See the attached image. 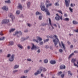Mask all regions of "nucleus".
Masks as SVG:
<instances>
[{"label": "nucleus", "instance_id": "1", "mask_svg": "<svg viewBox=\"0 0 78 78\" xmlns=\"http://www.w3.org/2000/svg\"><path fill=\"white\" fill-rule=\"evenodd\" d=\"M40 8L42 11H45V12L46 13L47 15L48 16H50V13L49 10H48V9L45 8V5H44V4L41 3Z\"/></svg>", "mask_w": 78, "mask_h": 78}, {"label": "nucleus", "instance_id": "2", "mask_svg": "<svg viewBox=\"0 0 78 78\" xmlns=\"http://www.w3.org/2000/svg\"><path fill=\"white\" fill-rule=\"evenodd\" d=\"M50 37V38H51V39H54V38H55V39L53 40V42H54V44L55 45V47H56V46L58 44V42H59V39L58 38V37H57V36L56 35H51Z\"/></svg>", "mask_w": 78, "mask_h": 78}, {"label": "nucleus", "instance_id": "3", "mask_svg": "<svg viewBox=\"0 0 78 78\" xmlns=\"http://www.w3.org/2000/svg\"><path fill=\"white\" fill-rule=\"evenodd\" d=\"M18 34H19L20 36H22V32L21 31H16L15 32V34H14V36H15V35H17V37H19V36L18 35Z\"/></svg>", "mask_w": 78, "mask_h": 78}, {"label": "nucleus", "instance_id": "4", "mask_svg": "<svg viewBox=\"0 0 78 78\" xmlns=\"http://www.w3.org/2000/svg\"><path fill=\"white\" fill-rule=\"evenodd\" d=\"M15 58V55L14 54H12L9 58V61H10V62H13Z\"/></svg>", "mask_w": 78, "mask_h": 78}, {"label": "nucleus", "instance_id": "5", "mask_svg": "<svg viewBox=\"0 0 78 78\" xmlns=\"http://www.w3.org/2000/svg\"><path fill=\"white\" fill-rule=\"evenodd\" d=\"M39 47H36L34 44H32V46L31 48V50H36L37 49H39Z\"/></svg>", "mask_w": 78, "mask_h": 78}, {"label": "nucleus", "instance_id": "6", "mask_svg": "<svg viewBox=\"0 0 78 78\" xmlns=\"http://www.w3.org/2000/svg\"><path fill=\"white\" fill-rule=\"evenodd\" d=\"M70 2V0H65L66 5L67 7L69 6Z\"/></svg>", "mask_w": 78, "mask_h": 78}, {"label": "nucleus", "instance_id": "7", "mask_svg": "<svg viewBox=\"0 0 78 78\" xmlns=\"http://www.w3.org/2000/svg\"><path fill=\"white\" fill-rule=\"evenodd\" d=\"M9 17H10L11 18L12 21H13V20L15 19V16H14V15L12 13H10L9 14Z\"/></svg>", "mask_w": 78, "mask_h": 78}, {"label": "nucleus", "instance_id": "8", "mask_svg": "<svg viewBox=\"0 0 78 78\" xmlns=\"http://www.w3.org/2000/svg\"><path fill=\"white\" fill-rule=\"evenodd\" d=\"M9 22V21L8 20H3L2 22V24H3L4 23H7Z\"/></svg>", "mask_w": 78, "mask_h": 78}, {"label": "nucleus", "instance_id": "9", "mask_svg": "<svg viewBox=\"0 0 78 78\" xmlns=\"http://www.w3.org/2000/svg\"><path fill=\"white\" fill-rule=\"evenodd\" d=\"M17 8L18 9H21V10H22V8H23L22 7V5L20 3H19Z\"/></svg>", "mask_w": 78, "mask_h": 78}, {"label": "nucleus", "instance_id": "10", "mask_svg": "<svg viewBox=\"0 0 78 78\" xmlns=\"http://www.w3.org/2000/svg\"><path fill=\"white\" fill-rule=\"evenodd\" d=\"M42 68H41V67H40L39 68V69H38L37 72L38 73V74H40V73H41L42 72Z\"/></svg>", "mask_w": 78, "mask_h": 78}, {"label": "nucleus", "instance_id": "11", "mask_svg": "<svg viewBox=\"0 0 78 78\" xmlns=\"http://www.w3.org/2000/svg\"><path fill=\"white\" fill-rule=\"evenodd\" d=\"M48 19H49V24L50 25H51V27L52 28V29H54L55 28L53 27V26H52V24H51V19H50V18H49Z\"/></svg>", "mask_w": 78, "mask_h": 78}, {"label": "nucleus", "instance_id": "12", "mask_svg": "<svg viewBox=\"0 0 78 78\" xmlns=\"http://www.w3.org/2000/svg\"><path fill=\"white\" fill-rule=\"evenodd\" d=\"M50 3V1L48 0H46V8H48V5Z\"/></svg>", "mask_w": 78, "mask_h": 78}, {"label": "nucleus", "instance_id": "13", "mask_svg": "<svg viewBox=\"0 0 78 78\" xmlns=\"http://www.w3.org/2000/svg\"><path fill=\"white\" fill-rule=\"evenodd\" d=\"M61 44L62 45V46L63 47V50H64L65 51H66V46H65L64 45V43H63V42H62V41L61 42Z\"/></svg>", "mask_w": 78, "mask_h": 78}, {"label": "nucleus", "instance_id": "14", "mask_svg": "<svg viewBox=\"0 0 78 78\" xmlns=\"http://www.w3.org/2000/svg\"><path fill=\"white\" fill-rule=\"evenodd\" d=\"M31 5V2H28L27 3V7L28 8H30V5Z\"/></svg>", "mask_w": 78, "mask_h": 78}, {"label": "nucleus", "instance_id": "15", "mask_svg": "<svg viewBox=\"0 0 78 78\" xmlns=\"http://www.w3.org/2000/svg\"><path fill=\"white\" fill-rule=\"evenodd\" d=\"M60 68L61 69H66V66L65 65H61Z\"/></svg>", "mask_w": 78, "mask_h": 78}, {"label": "nucleus", "instance_id": "16", "mask_svg": "<svg viewBox=\"0 0 78 78\" xmlns=\"http://www.w3.org/2000/svg\"><path fill=\"white\" fill-rule=\"evenodd\" d=\"M29 38V37H27L26 38H24L23 37L22 38V41H25V40H27V39H28Z\"/></svg>", "mask_w": 78, "mask_h": 78}, {"label": "nucleus", "instance_id": "17", "mask_svg": "<svg viewBox=\"0 0 78 78\" xmlns=\"http://www.w3.org/2000/svg\"><path fill=\"white\" fill-rule=\"evenodd\" d=\"M54 5L55 6H59V2H57L54 4Z\"/></svg>", "mask_w": 78, "mask_h": 78}, {"label": "nucleus", "instance_id": "18", "mask_svg": "<svg viewBox=\"0 0 78 78\" xmlns=\"http://www.w3.org/2000/svg\"><path fill=\"white\" fill-rule=\"evenodd\" d=\"M50 63L51 64H56V61H55L51 60L50 61Z\"/></svg>", "mask_w": 78, "mask_h": 78}, {"label": "nucleus", "instance_id": "19", "mask_svg": "<svg viewBox=\"0 0 78 78\" xmlns=\"http://www.w3.org/2000/svg\"><path fill=\"white\" fill-rule=\"evenodd\" d=\"M17 46L18 47H19V48H20L21 49H22V48H23V46L20 44H18Z\"/></svg>", "mask_w": 78, "mask_h": 78}, {"label": "nucleus", "instance_id": "20", "mask_svg": "<svg viewBox=\"0 0 78 78\" xmlns=\"http://www.w3.org/2000/svg\"><path fill=\"white\" fill-rule=\"evenodd\" d=\"M2 9L3 10H5V11H8V8H6V6H4L2 8Z\"/></svg>", "mask_w": 78, "mask_h": 78}, {"label": "nucleus", "instance_id": "21", "mask_svg": "<svg viewBox=\"0 0 78 78\" xmlns=\"http://www.w3.org/2000/svg\"><path fill=\"white\" fill-rule=\"evenodd\" d=\"M37 38L38 40H39V41H41L42 40V39L39 37H37Z\"/></svg>", "mask_w": 78, "mask_h": 78}, {"label": "nucleus", "instance_id": "22", "mask_svg": "<svg viewBox=\"0 0 78 78\" xmlns=\"http://www.w3.org/2000/svg\"><path fill=\"white\" fill-rule=\"evenodd\" d=\"M42 69V71L43 70V72H45L47 71V69H45L43 67H40Z\"/></svg>", "mask_w": 78, "mask_h": 78}, {"label": "nucleus", "instance_id": "23", "mask_svg": "<svg viewBox=\"0 0 78 78\" xmlns=\"http://www.w3.org/2000/svg\"><path fill=\"white\" fill-rule=\"evenodd\" d=\"M16 29H12L9 30V33H12V32H13V31H14Z\"/></svg>", "mask_w": 78, "mask_h": 78}, {"label": "nucleus", "instance_id": "24", "mask_svg": "<svg viewBox=\"0 0 78 78\" xmlns=\"http://www.w3.org/2000/svg\"><path fill=\"white\" fill-rule=\"evenodd\" d=\"M55 19L56 20L59 21V20H60V18H59V17L56 16L55 17Z\"/></svg>", "mask_w": 78, "mask_h": 78}, {"label": "nucleus", "instance_id": "25", "mask_svg": "<svg viewBox=\"0 0 78 78\" xmlns=\"http://www.w3.org/2000/svg\"><path fill=\"white\" fill-rule=\"evenodd\" d=\"M73 24H74V25H76V24H78V22L76 21H73Z\"/></svg>", "mask_w": 78, "mask_h": 78}, {"label": "nucleus", "instance_id": "26", "mask_svg": "<svg viewBox=\"0 0 78 78\" xmlns=\"http://www.w3.org/2000/svg\"><path fill=\"white\" fill-rule=\"evenodd\" d=\"M73 55H74V53H72L69 56V59H70V58H71L72 57V56H73Z\"/></svg>", "mask_w": 78, "mask_h": 78}, {"label": "nucleus", "instance_id": "27", "mask_svg": "<svg viewBox=\"0 0 78 78\" xmlns=\"http://www.w3.org/2000/svg\"><path fill=\"white\" fill-rule=\"evenodd\" d=\"M76 59L73 58L72 60H71L72 62H73V63H75V62H76Z\"/></svg>", "mask_w": 78, "mask_h": 78}, {"label": "nucleus", "instance_id": "28", "mask_svg": "<svg viewBox=\"0 0 78 78\" xmlns=\"http://www.w3.org/2000/svg\"><path fill=\"white\" fill-rule=\"evenodd\" d=\"M68 73L69 75H70L71 76H72V74L71 73V71H69L68 72Z\"/></svg>", "mask_w": 78, "mask_h": 78}, {"label": "nucleus", "instance_id": "29", "mask_svg": "<svg viewBox=\"0 0 78 78\" xmlns=\"http://www.w3.org/2000/svg\"><path fill=\"white\" fill-rule=\"evenodd\" d=\"M48 60L47 59H45L44 60V62L45 63H48Z\"/></svg>", "mask_w": 78, "mask_h": 78}, {"label": "nucleus", "instance_id": "30", "mask_svg": "<svg viewBox=\"0 0 78 78\" xmlns=\"http://www.w3.org/2000/svg\"><path fill=\"white\" fill-rule=\"evenodd\" d=\"M20 10H17L16 12V13L17 14H18V15H19V14H20Z\"/></svg>", "mask_w": 78, "mask_h": 78}, {"label": "nucleus", "instance_id": "31", "mask_svg": "<svg viewBox=\"0 0 78 78\" xmlns=\"http://www.w3.org/2000/svg\"><path fill=\"white\" fill-rule=\"evenodd\" d=\"M28 72H29V70H25L24 71V73H28Z\"/></svg>", "mask_w": 78, "mask_h": 78}, {"label": "nucleus", "instance_id": "32", "mask_svg": "<svg viewBox=\"0 0 78 78\" xmlns=\"http://www.w3.org/2000/svg\"><path fill=\"white\" fill-rule=\"evenodd\" d=\"M63 20H64V21H69V18H66L64 19Z\"/></svg>", "mask_w": 78, "mask_h": 78}, {"label": "nucleus", "instance_id": "33", "mask_svg": "<svg viewBox=\"0 0 78 78\" xmlns=\"http://www.w3.org/2000/svg\"><path fill=\"white\" fill-rule=\"evenodd\" d=\"M19 65H16L14 66V69H17V68H19Z\"/></svg>", "mask_w": 78, "mask_h": 78}, {"label": "nucleus", "instance_id": "34", "mask_svg": "<svg viewBox=\"0 0 78 78\" xmlns=\"http://www.w3.org/2000/svg\"><path fill=\"white\" fill-rule=\"evenodd\" d=\"M9 45H14V42L13 41L10 42Z\"/></svg>", "mask_w": 78, "mask_h": 78}, {"label": "nucleus", "instance_id": "35", "mask_svg": "<svg viewBox=\"0 0 78 78\" xmlns=\"http://www.w3.org/2000/svg\"><path fill=\"white\" fill-rule=\"evenodd\" d=\"M62 73V72L60 71V72H59L57 74L58 75V76H59L61 75Z\"/></svg>", "mask_w": 78, "mask_h": 78}, {"label": "nucleus", "instance_id": "36", "mask_svg": "<svg viewBox=\"0 0 78 78\" xmlns=\"http://www.w3.org/2000/svg\"><path fill=\"white\" fill-rule=\"evenodd\" d=\"M5 3H10L11 1H10V0H8V1H5Z\"/></svg>", "mask_w": 78, "mask_h": 78}, {"label": "nucleus", "instance_id": "37", "mask_svg": "<svg viewBox=\"0 0 78 78\" xmlns=\"http://www.w3.org/2000/svg\"><path fill=\"white\" fill-rule=\"evenodd\" d=\"M5 37H3L1 38H0V41H2V40H4V39H5Z\"/></svg>", "mask_w": 78, "mask_h": 78}, {"label": "nucleus", "instance_id": "38", "mask_svg": "<svg viewBox=\"0 0 78 78\" xmlns=\"http://www.w3.org/2000/svg\"><path fill=\"white\" fill-rule=\"evenodd\" d=\"M33 41L34 42H36L37 43H38V40H36L35 39H33Z\"/></svg>", "mask_w": 78, "mask_h": 78}, {"label": "nucleus", "instance_id": "39", "mask_svg": "<svg viewBox=\"0 0 78 78\" xmlns=\"http://www.w3.org/2000/svg\"><path fill=\"white\" fill-rule=\"evenodd\" d=\"M18 72V70H15L13 71V73L14 74L15 73H16V72Z\"/></svg>", "mask_w": 78, "mask_h": 78}, {"label": "nucleus", "instance_id": "40", "mask_svg": "<svg viewBox=\"0 0 78 78\" xmlns=\"http://www.w3.org/2000/svg\"><path fill=\"white\" fill-rule=\"evenodd\" d=\"M69 9L70 10V11L71 12H73V9H72L71 7H69Z\"/></svg>", "mask_w": 78, "mask_h": 78}, {"label": "nucleus", "instance_id": "41", "mask_svg": "<svg viewBox=\"0 0 78 78\" xmlns=\"http://www.w3.org/2000/svg\"><path fill=\"white\" fill-rule=\"evenodd\" d=\"M49 41V39H48L46 40H44V42H48Z\"/></svg>", "mask_w": 78, "mask_h": 78}, {"label": "nucleus", "instance_id": "42", "mask_svg": "<svg viewBox=\"0 0 78 78\" xmlns=\"http://www.w3.org/2000/svg\"><path fill=\"white\" fill-rule=\"evenodd\" d=\"M39 14H40V13H39V12H37L36 13V16H37L38 15H39Z\"/></svg>", "mask_w": 78, "mask_h": 78}, {"label": "nucleus", "instance_id": "43", "mask_svg": "<svg viewBox=\"0 0 78 78\" xmlns=\"http://www.w3.org/2000/svg\"><path fill=\"white\" fill-rule=\"evenodd\" d=\"M39 74L37 72V71L35 73H34V75H35V76H36L37 75H38Z\"/></svg>", "mask_w": 78, "mask_h": 78}, {"label": "nucleus", "instance_id": "44", "mask_svg": "<svg viewBox=\"0 0 78 78\" xmlns=\"http://www.w3.org/2000/svg\"><path fill=\"white\" fill-rule=\"evenodd\" d=\"M61 77H62V78H64V74H63L61 75Z\"/></svg>", "mask_w": 78, "mask_h": 78}, {"label": "nucleus", "instance_id": "45", "mask_svg": "<svg viewBox=\"0 0 78 78\" xmlns=\"http://www.w3.org/2000/svg\"><path fill=\"white\" fill-rule=\"evenodd\" d=\"M58 12H59V13H60L61 14H62V11H61V10H58Z\"/></svg>", "mask_w": 78, "mask_h": 78}, {"label": "nucleus", "instance_id": "46", "mask_svg": "<svg viewBox=\"0 0 78 78\" xmlns=\"http://www.w3.org/2000/svg\"><path fill=\"white\" fill-rule=\"evenodd\" d=\"M42 16H40L39 17V19L40 20H42Z\"/></svg>", "mask_w": 78, "mask_h": 78}, {"label": "nucleus", "instance_id": "47", "mask_svg": "<svg viewBox=\"0 0 78 78\" xmlns=\"http://www.w3.org/2000/svg\"><path fill=\"white\" fill-rule=\"evenodd\" d=\"M52 5V4L50 3V4H49L48 5V6H51Z\"/></svg>", "mask_w": 78, "mask_h": 78}, {"label": "nucleus", "instance_id": "48", "mask_svg": "<svg viewBox=\"0 0 78 78\" xmlns=\"http://www.w3.org/2000/svg\"><path fill=\"white\" fill-rule=\"evenodd\" d=\"M11 56V55L10 54H8L7 55V58H9Z\"/></svg>", "mask_w": 78, "mask_h": 78}, {"label": "nucleus", "instance_id": "49", "mask_svg": "<svg viewBox=\"0 0 78 78\" xmlns=\"http://www.w3.org/2000/svg\"><path fill=\"white\" fill-rule=\"evenodd\" d=\"M38 49L37 51V53H41V50L39 49V48Z\"/></svg>", "mask_w": 78, "mask_h": 78}, {"label": "nucleus", "instance_id": "50", "mask_svg": "<svg viewBox=\"0 0 78 78\" xmlns=\"http://www.w3.org/2000/svg\"><path fill=\"white\" fill-rule=\"evenodd\" d=\"M63 51V50L62 49H60L59 50V52H60V53H62Z\"/></svg>", "mask_w": 78, "mask_h": 78}, {"label": "nucleus", "instance_id": "51", "mask_svg": "<svg viewBox=\"0 0 78 78\" xmlns=\"http://www.w3.org/2000/svg\"><path fill=\"white\" fill-rule=\"evenodd\" d=\"M27 61L31 62V61L32 60H31V59L28 58L27 59Z\"/></svg>", "mask_w": 78, "mask_h": 78}, {"label": "nucleus", "instance_id": "52", "mask_svg": "<svg viewBox=\"0 0 78 78\" xmlns=\"http://www.w3.org/2000/svg\"><path fill=\"white\" fill-rule=\"evenodd\" d=\"M43 44L44 42H43V41H42L39 44H40V45H43Z\"/></svg>", "mask_w": 78, "mask_h": 78}, {"label": "nucleus", "instance_id": "53", "mask_svg": "<svg viewBox=\"0 0 78 78\" xmlns=\"http://www.w3.org/2000/svg\"><path fill=\"white\" fill-rule=\"evenodd\" d=\"M27 78V76H23L21 77V78Z\"/></svg>", "mask_w": 78, "mask_h": 78}, {"label": "nucleus", "instance_id": "54", "mask_svg": "<svg viewBox=\"0 0 78 78\" xmlns=\"http://www.w3.org/2000/svg\"><path fill=\"white\" fill-rule=\"evenodd\" d=\"M74 53H78V51H74Z\"/></svg>", "mask_w": 78, "mask_h": 78}, {"label": "nucleus", "instance_id": "55", "mask_svg": "<svg viewBox=\"0 0 78 78\" xmlns=\"http://www.w3.org/2000/svg\"><path fill=\"white\" fill-rule=\"evenodd\" d=\"M27 25L28 26V27H31V24L30 23H27Z\"/></svg>", "mask_w": 78, "mask_h": 78}, {"label": "nucleus", "instance_id": "56", "mask_svg": "<svg viewBox=\"0 0 78 78\" xmlns=\"http://www.w3.org/2000/svg\"><path fill=\"white\" fill-rule=\"evenodd\" d=\"M59 18L61 20H62V16H60V17H59Z\"/></svg>", "mask_w": 78, "mask_h": 78}, {"label": "nucleus", "instance_id": "57", "mask_svg": "<svg viewBox=\"0 0 78 78\" xmlns=\"http://www.w3.org/2000/svg\"><path fill=\"white\" fill-rule=\"evenodd\" d=\"M27 48L28 50H30V46H28Z\"/></svg>", "mask_w": 78, "mask_h": 78}, {"label": "nucleus", "instance_id": "58", "mask_svg": "<svg viewBox=\"0 0 78 78\" xmlns=\"http://www.w3.org/2000/svg\"><path fill=\"white\" fill-rule=\"evenodd\" d=\"M74 64L75 66H76V67L78 66V65L76 64L75 63H74Z\"/></svg>", "mask_w": 78, "mask_h": 78}, {"label": "nucleus", "instance_id": "59", "mask_svg": "<svg viewBox=\"0 0 78 78\" xmlns=\"http://www.w3.org/2000/svg\"><path fill=\"white\" fill-rule=\"evenodd\" d=\"M45 48H49V47H48V46L46 45L45 46Z\"/></svg>", "mask_w": 78, "mask_h": 78}, {"label": "nucleus", "instance_id": "60", "mask_svg": "<svg viewBox=\"0 0 78 78\" xmlns=\"http://www.w3.org/2000/svg\"><path fill=\"white\" fill-rule=\"evenodd\" d=\"M74 31H75V32H76V33H78V30H74Z\"/></svg>", "mask_w": 78, "mask_h": 78}, {"label": "nucleus", "instance_id": "61", "mask_svg": "<svg viewBox=\"0 0 78 78\" xmlns=\"http://www.w3.org/2000/svg\"><path fill=\"white\" fill-rule=\"evenodd\" d=\"M24 33H27L28 32V30H26L24 31Z\"/></svg>", "mask_w": 78, "mask_h": 78}, {"label": "nucleus", "instance_id": "62", "mask_svg": "<svg viewBox=\"0 0 78 78\" xmlns=\"http://www.w3.org/2000/svg\"><path fill=\"white\" fill-rule=\"evenodd\" d=\"M67 43L68 44H69V45H70V44H71L70 42H69V41H67Z\"/></svg>", "mask_w": 78, "mask_h": 78}, {"label": "nucleus", "instance_id": "63", "mask_svg": "<svg viewBox=\"0 0 78 78\" xmlns=\"http://www.w3.org/2000/svg\"><path fill=\"white\" fill-rule=\"evenodd\" d=\"M41 25L42 26H43V27L44 26H45V24L44 23H42V24H41Z\"/></svg>", "mask_w": 78, "mask_h": 78}, {"label": "nucleus", "instance_id": "64", "mask_svg": "<svg viewBox=\"0 0 78 78\" xmlns=\"http://www.w3.org/2000/svg\"><path fill=\"white\" fill-rule=\"evenodd\" d=\"M50 48L51 50H53V47L50 46Z\"/></svg>", "mask_w": 78, "mask_h": 78}]
</instances>
